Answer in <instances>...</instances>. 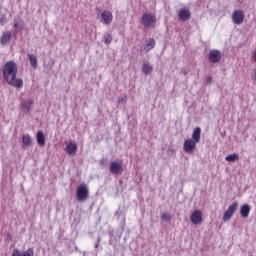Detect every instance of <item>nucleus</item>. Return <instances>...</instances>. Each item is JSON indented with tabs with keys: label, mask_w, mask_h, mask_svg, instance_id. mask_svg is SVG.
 Instances as JSON below:
<instances>
[{
	"label": "nucleus",
	"mask_w": 256,
	"mask_h": 256,
	"mask_svg": "<svg viewBox=\"0 0 256 256\" xmlns=\"http://www.w3.org/2000/svg\"><path fill=\"white\" fill-rule=\"evenodd\" d=\"M19 69L17 68V64L13 61H8L3 66V75L4 79L8 85H12V87H16L17 89H21L23 87V80L16 79L17 73Z\"/></svg>",
	"instance_id": "nucleus-1"
},
{
	"label": "nucleus",
	"mask_w": 256,
	"mask_h": 256,
	"mask_svg": "<svg viewBox=\"0 0 256 256\" xmlns=\"http://www.w3.org/2000/svg\"><path fill=\"white\" fill-rule=\"evenodd\" d=\"M141 22L146 29H150L155 27V23H157V18L155 17V14L144 13L142 15Z\"/></svg>",
	"instance_id": "nucleus-2"
},
{
	"label": "nucleus",
	"mask_w": 256,
	"mask_h": 256,
	"mask_svg": "<svg viewBox=\"0 0 256 256\" xmlns=\"http://www.w3.org/2000/svg\"><path fill=\"white\" fill-rule=\"evenodd\" d=\"M76 197L77 201L80 203H84V201H87L89 199V188H87V185L81 184L76 189Z\"/></svg>",
	"instance_id": "nucleus-3"
},
{
	"label": "nucleus",
	"mask_w": 256,
	"mask_h": 256,
	"mask_svg": "<svg viewBox=\"0 0 256 256\" xmlns=\"http://www.w3.org/2000/svg\"><path fill=\"white\" fill-rule=\"evenodd\" d=\"M97 15H100V21L103 25H111L113 21V13L108 10L101 12V10L97 9Z\"/></svg>",
	"instance_id": "nucleus-4"
},
{
	"label": "nucleus",
	"mask_w": 256,
	"mask_h": 256,
	"mask_svg": "<svg viewBox=\"0 0 256 256\" xmlns=\"http://www.w3.org/2000/svg\"><path fill=\"white\" fill-rule=\"evenodd\" d=\"M238 207H239L238 202H234L233 204H231L228 207V209L224 212L222 221H224L225 223H227V221H231V218L233 217V215H235V211H237Z\"/></svg>",
	"instance_id": "nucleus-5"
},
{
	"label": "nucleus",
	"mask_w": 256,
	"mask_h": 256,
	"mask_svg": "<svg viewBox=\"0 0 256 256\" xmlns=\"http://www.w3.org/2000/svg\"><path fill=\"white\" fill-rule=\"evenodd\" d=\"M110 173H112V175H121V173H123V160H115L111 162Z\"/></svg>",
	"instance_id": "nucleus-6"
},
{
	"label": "nucleus",
	"mask_w": 256,
	"mask_h": 256,
	"mask_svg": "<svg viewBox=\"0 0 256 256\" xmlns=\"http://www.w3.org/2000/svg\"><path fill=\"white\" fill-rule=\"evenodd\" d=\"M245 21V12L243 10H235L232 13V22L234 25H243Z\"/></svg>",
	"instance_id": "nucleus-7"
},
{
	"label": "nucleus",
	"mask_w": 256,
	"mask_h": 256,
	"mask_svg": "<svg viewBox=\"0 0 256 256\" xmlns=\"http://www.w3.org/2000/svg\"><path fill=\"white\" fill-rule=\"evenodd\" d=\"M192 225H201L203 222V214L199 210H195L190 216Z\"/></svg>",
	"instance_id": "nucleus-8"
},
{
	"label": "nucleus",
	"mask_w": 256,
	"mask_h": 256,
	"mask_svg": "<svg viewBox=\"0 0 256 256\" xmlns=\"http://www.w3.org/2000/svg\"><path fill=\"white\" fill-rule=\"evenodd\" d=\"M196 147H197V142H195L192 139H187L184 142L183 150L185 151V153H193V151H195Z\"/></svg>",
	"instance_id": "nucleus-9"
},
{
	"label": "nucleus",
	"mask_w": 256,
	"mask_h": 256,
	"mask_svg": "<svg viewBox=\"0 0 256 256\" xmlns=\"http://www.w3.org/2000/svg\"><path fill=\"white\" fill-rule=\"evenodd\" d=\"M33 100L32 99H27L22 101L21 103V109L23 111V113H26L28 115V113H31V110L33 109Z\"/></svg>",
	"instance_id": "nucleus-10"
},
{
	"label": "nucleus",
	"mask_w": 256,
	"mask_h": 256,
	"mask_svg": "<svg viewBox=\"0 0 256 256\" xmlns=\"http://www.w3.org/2000/svg\"><path fill=\"white\" fill-rule=\"evenodd\" d=\"M12 37L13 35L11 34V31L3 32L0 37V44L3 45V47H5V45H9V43H11Z\"/></svg>",
	"instance_id": "nucleus-11"
},
{
	"label": "nucleus",
	"mask_w": 256,
	"mask_h": 256,
	"mask_svg": "<svg viewBox=\"0 0 256 256\" xmlns=\"http://www.w3.org/2000/svg\"><path fill=\"white\" fill-rule=\"evenodd\" d=\"M209 61L210 63H219L221 61V52L219 50H210Z\"/></svg>",
	"instance_id": "nucleus-12"
},
{
	"label": "nucleus",
	"mask_w": 256,
	"mask_h": 256,
	"mask_svg": "<svg viewBox=\"0 0 256 256\" xmlns=\"http://www.w3.org/2000/svg\"><path fill=\"white\" fill-rule=\"evenodd\" d=\"M33 145V138L29 134L22 135V149H29Z\"/></svg>",
	"instance_id": "nucleus-13"
},
{
	"label": "nucleus",
	"mask_w": 256,
	"mask_h": 256,
	"mask_svg": "<svg viewBox=\"0 0 256 256\" xmlns=\"http://www.w3.org/2000/svg\"><path fill=\"white\" fill-rule=\"evenodd\" d=\"M178 17L181 21H189L191 19V11L189 8H183L179 11Z\"/></svg>",
	"instance_id": "nucleus-14"
},
{
	"label": "nucleus",
	"mask_w": 256,
	"mask_h": 256,
	"mask_svg": "<svg viewBox=\"0 0 256 256\" xmlns=\"http://www.w3.org/2000/svg\"><path fill=\"white\" fill-rule=\"evenodd\" d=\"M155 45H156L155 39L149 38L148 40L145 41L143 51H145V53H149L151 49H155Z\"/></svg>",
	"instance_id": "nucleus-15"
},
{
	"label": "nucleus",
	"mask_w": 256,
	"mask_h": 256,
	"mask_svg": "<svg viewBox=\"0 0 256 256\" xmlns=\"http://www.w3.org/2000/svg\"><path fill=\"white\" fill-rule=\"evenodd\" d=\"M77 149V142H70L66 146V153L67 155H75V153H77Z\"/></svg>",
	"instance_id": "nucleus-16"
},
{
	"label": "nucleus",
	"mask_w": 256,
	"mask_h": 256,
	"mask_svg": "<svg viewBox=\"0 0 256 256\" xmlns=\"http://www.w3.org/2000/svg\"><path fill=\"white\" fill-rule=\"evenodd\" d=\"M249 213H251V206L249 204H244L240 208V215L243 219H247L249 217Z\"/></svg>",
	"instance_id": "nucleus-17"
},
{
	"label": "nucleus",
	"mask_w": 256,
	"mask_h": 256,
	"mask_svg": "<svg viewBox=\"0 0 256 256\" xmlns=\"http://www.w3.org/2000/svg\"><path fill=\"white\" fill-rule=\"evenodd\" d=\"M192 141L199 143L201 141V128L196 127L192 133Z\"/></svg>",
	"instance_id": "nucleus-18"
},
{
	"label": "nucleus",
	"mask_w": 256,
	"mask_h": 256,
	"mask_svg": "<svg viewBox=\"0 0 256 256\" xmlns=\"http://www.w3.org/2000/svg\"><path fill=\"white\" fill-rule=\"evenodd\" d=\"M36 141H37L38 145H40V147L45 146V133H43V131L40 130L37 132Z\"/></svg>",
	"instance_id": "nucleus-19"
},
{
	"label": "nucleus",
	"mask_w": 256,
	"mask_h": 256,
	"mask_svg": "<svg viewBox=\"0 0 256 256\" xmlns=\"http://www.w3.org/2000/svg\"><path fill=\"white\" fill-rule=\"evenodd\" d=\"M28 58H29L31 67H33V69H37V67H39V61L37 60V56L34 54H28Z\"/></svg>",
	"instance_id": "nucleus-20"
},
{
	"label": "nucleus",
	"mask_w": 256,
	"mask_h": 256,
	"mask_svg": "<svg viewBox=\"0 0 256 256\" xmlns=\"http://www.w3.org/2000/svg\"><path fill=\"white\" fill-rule=\"evenodd\" d=\"M151 71H153V66L150 63L146 62L142 64V73H144V75H149Z\"/></svg>",
	"instance_id": "nucleus-21"
},
{
	"label": "nucleus",
	"mask_w": 256,
	"mask_h": 256,
	"mask_svg": "<svg viewBox=\"0 0 256 256\" xmlns=\"http://www.w3.org/2000/svg\"><path fill=\"white\" fill-rule=\"evenodd\" d=\"M225 160L229 163H235V161H239V154H230L226 156Z\"/></svg>",
	"instance_id": "nucleus-22"
},
{
	"label": "nucleus",
	"mask_w": 256,
	"mask_h": 256,
	"mask_svg": "<svg viewBox=\"0 0 256 256\" xmlns=\"http://www.w3.org/2000/svg\"><path fill=\"white\" fill-rule=\"evenodd\" d=\"M111 41H113V36L110 33L104 34V43L105 45H110Z\"/></svg>",
	"instance_id": "nucleus-23"
},
{
	"label": "nucleus",
	"mask_w": 256,
	"mask_h": 256,
	"mask_svg": "<svg viewBox=\"0 0 256 256\" xmlns=\"http://www.w3.org/2000/svg\"><path fill=\"white\" fill-rule=\"evenodd\" d=\"M15 33H19L23 29V22L19 21L14 24Z\"/></svg>",
	"instance_id": "nucleus-24"
},
{
	"label": "nucleus",
	"mask_w": 256,
	"mask_h": 256,
	"mask_svg": "<svg viewBox=\"0 0 256 256\" xmlns=\"http://www.w3.org/2000/svg\"><path fill=\"white\" fill-rule=\"evenodd\" d=\"M34 255H35V252L33 251V248H29L28 250L20 254V256H34Z\"/></svg>",
	"instance_id": "nucleus-25"
},
{
	"label": "nucleus",
	"mask_w": 256,
	"mask_h": 256,
	"mask_svg": "<svg viewBox=\"0 0 256 256\" xmlns=\"http://www.w3.org/2000/svg\"><path fill=\"white\" fill-rule=\"evenodd\" d=\"M161 219H163V221L169 222L171 221V216L168 213H163Z\"/></svg>",
	"instance_id": "nucleus-26"
},
{
	"label": "nucleus",
	"mask_w": 256,
	"mask_h": 256,
	"mask_svg": "<svg viewBox=\"0 0 256 256\" xmlns=\"http://www.w3.org/2000/svg\"><path fill=\"white\" fill-rule=\"evenodd\" d=\"M11 256H21V251L19 249L15 248L13 250V253Z\"/></svg>",
	"instance_id": "nucleus-27"
},
{
	"label": "nucleus",
	"mask_w": 256,
	"mask_h": 256,
	"mask_svg": "<svg viewBox=\"0 0 256 256\" xmlns=\"http://www.w3.org/2000/svg\"><path fill=\"white\" fill-rule=\"evenodd\" d=\"M100 165H101V167H107V159L102 158V159L100 160Z\"/></svg>",
	"instance_id": "nucleus-28"
},
{
	"label": "nucleus",
	"mask_w": 256,
	"mask_h": 256,
	"mask_svg": "<svg viewBox=\"0 0 256 256\" xmlns=\"http://www.w3.org/2000/svg\"><path fill=\"white\" fill-rule=\"evenodd\" d=\"M212 81H213V78H212L211 76H208V77L206 78V83H207V85H211Z\"/></svg>",
	"instance_id": "nucleus-29"
},
{
	"label": "nucleus",
	"mask_w": 256,
	"mask_h": 256,
	"mask_svg": "<svg viewBox=\"0 0 256 256\" xmlns=\"http://www.w3.org/2000/svg\"><path fill=\"white\" fill-rule=\"evenodd\" d=\"M100 243H101V237H98L97 242L95 244V249H97V247H99Z\"/></svg>",
	"instance_id": "nucleus-30"
},
{
	"label": "nucleus",
	"mask_w": 256,
	"mask_h": 256,
	"mask_svg": "<svg viewBox=\"0 0 256 256\" xmlns=\"http://www.w3.org/2000/svg\"><path fill=\"white\" fill-rule=\"evenodd\" d=\"M7 23V20L5 18H0V25H5Z\"/></svg>",
	"instance_id": "nucleus-31"
},
{
	"label": "nucleus",
	"mask_w": 256,
	"mask_h": 256,
	"mask_svg": "<svg viewBox=\"0 0 256 256\" xmlns=\"http://www.w3.org/2000/svg\"><path fill=\"white\" fill-rule=\"evenodd\" d=\"M253 79H254V83H256V68H254Z\"/></svg>",
	"instance_id": "nucleus-32"
},
{
	"label": "nucleus",
	"mask_w": 256,
	"mask_h": 256,
	"mask_svg": "<svg viewBox=\"0 0 256 256\" xmlns=\"http://www.w3.org/2000/svg\"><path fill=\"white\" fill-rule=\"evenodd\" d=\"M252 59H254L255 63H256V50L253 53Z\"/></svg>",
	"instance_id": "nucleus-33"
}]
</instances>
